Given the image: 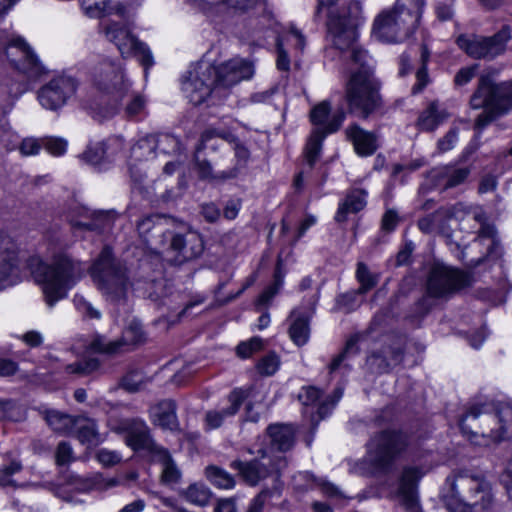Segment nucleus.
I'll use <instances>...</instances> for the list:
<instances>
[{
	"instance_id": "34",
	"label": "nucleus",
	"mask_w": 512,
	"mask_h": 512,
	"mask_svg": "<svg viewBox=\"0 0 512 512\" xmlns=\"http://www.w3.org/2000/svg\"><path fill=\"white\" fill-rule=\"evenodd\" d=\"M435 177L442 182L444 189L454 188L466 181L471 173L469 167L444 166L435 170Z\"/></svg>"
},
{
	"instance_id": "53",
	"label": "nucleus",
	"mask_w": 512,
	"mask_h": 512,
	"mask_svg": "<svg viewBox=\"0 0 512 512\" xmlns=\"http://www.w3.org/2000/svg\"><path fill=\"white\" fill-rule=\"evenodd\" d=\"M146 383L147 381L143 374L137 371L128 373L122 379L123 388L130 393H135L142 390L146 386Z\"/></svg>"
},
{
	"instance_id": "64",
	"label": "nucleus",
	"mask_w": 512,
	"mask_h": 512,
	"mask_svg": "<svg viewBox=\"0 0 512 512\" xmlns=\"http://www.w3.org/2000/svg\"><path fill=\"white\" fill-rule=\"evenodd\" d=\"M42 145L52 155H62L66 150V141L60 138H46L42 140Z\"/></svg>"
},
{
	"instance_id": "12",
	"label": "nucleus",
	"mask_w": 512,
	"mask_h": 512,
	"mask_svg": "<svg viewBox=\"0 0 512 512\" xmlns=\"http://www.w3.org/2000/svg\"><path fill=\"white\" fill-rule=\"evenodd\" d=\"M99 31L117 47L123 57H137L145 69V75L148 68L154 65L150 49L140 42L126 26L116 22L101 23Z\"/></svg>"
},
{
	"instance_id": "58",
	"label": "nucleus",
	"mask_w": 512,
	"mask_h": 512,
	"mask_svg": "<svg viewBox=\"0 0 512 512\" xmlns=\"http://www.w3.org/2000/svg\"><path fill=\"white\" fill-rule=\"evenodd\" d=\"M90 348L95 352L116 353L120 350V342L107 341L104 337H96L90 344Z\"/></svg>"
},
{
	"instance_id": "27",
	"label": "nucleus",
	"mask_w": 512,
	"mask_h": 512,
	"mask_svg": "<svg viewBox=\"0 0 512 512\" xmlns=\"http://www.w3.org/2000/svg\"><path fill=\"white\" fill-rule=\"evenodd\" d=\"M313 314V308L308 310L294 309L289 316L288 333L294 344L297 346L305 345L310 336V318Z\"/></svg>"
},
{
	"instance_id": "61",
	"label": "nucleus",
	"mask_w": 512,
	"mask_h": 512,
	"mask_svg": "<svg viewBox=\"0 0 512 512\" xmlns=\"http://www.w3.org/2000/svg\"><path fill=\"white\" fill-rule=\"evenodd\" d=\"M55 459L57 465H65L73 460V450L69 443L62 441L58 444Z\"/></svg>"
},
{
	"instance_id": "21",
	"label": "nucleus",
	"mask_w": 512,
	"mask_h": 512,
	"mask_svg": "<svg viewBox=\"0 0 512 512\" xmlns=\"http://www.w3.org/2000/svg\"><path fill=\"white\" fill-rule=\"evenodd\" d=\"M19 265L17 244L10 236L0 231V290L16 283Z\"/></svg>"
},
{
	"instance_id": "56",
	"label": "nucleus",
	"mask_w": 512,
	"mask_h": 512,
	"mask_svg": "<svg viewBox=\"0 0 512 512\" xmlns=\"http://www.w3.org/2000/svg\"><path fill=\"white\" fill-rule=\"evenodd\" d=\"M74 305L85 318L99 319L101 313L82 295H75Z\"/></svg>"
},
{
	"instance_id": "23",
	"label": "nucleus",
	"mask_w": 512,
	"mask_h": 512,
	"mask_svg": "<svg viewBox=\"0 0 512 512\" xmlns=\"http://www.w3.org/2000/svg\"><path fill=\"white\" fill-rule=\"evenodd\" d=\"M120 429L126 432V444L133 450L146 449L157 454V448H162L154 443L146 423L139 419L125 420Z\"/></svg>"
},
{
	"instance_id": "46",
	"label": "nucleus",
	"mask_w": 512,
	"mask_h": 512,
	"mask_svg": "<svg viewBox=\"0 0 512 512\" xmlns=\"http://www.w3.org/2000/svg\"><path fill=\"white\" fill-rule=\"evenodd\" d=\"M356 278L358 282L360 283V287L357 294H365L372 288H374L378 283V276L375 274H372L367 265L359 262L357 265L356 270Z\"/></svg>"
},
{
	"instance_id": "30",
	"label": "nucleus",
	"mask_w": 512,
	"mask_h": 512,
	"mask_svg": "<svg viewBox=\"0 0 512 512\" xmlns=\"http://www.w3.org/2000/svg\"><path fill=\"white\" fill-rule=\"evenodd\" d=\"M151 420L163 429L176 430L178 421L176 404L171 399L162 400L150 408Z\"/></svg>"
},
{
	"instance_id": "5",
	"label": "nucleus",
	"mask_w": 512,
	"mask_h": 512,
	"mask_svg": "<svg viewBox=\"0 0 512 512\" xmlns=\"http://www.w3.org/2000/svg\"><path fill=\"white\" fill-rule=\"evenodd\" d=\"M411 444L410 436L401 431L385 430L376 433L367 443L365 457L352 469L360 475L387 473L396 458Z\"/></svg>"
},
{
	"instance_id": "9",
	"label": "nucleus",
	"mask_w": 512,
	"mask_h": 512,
	"mask_svg": "<svg viewBox=\"0 0 512 512\" xmlns=\"http://www.w3.org/2000/svg\"><path fill=\"white\" fill-rule=\"evenodd\" d=\"M248 453L256 454L257 457L250 461L234 460L230 467L238 471L239 476L249 486H256L273 475L278 476L287 465L286 457L271 454L267 448H249Z\"/></svg>"
},
{
	"instance_id": "47",
	"label": "nucleus",
	"mask_w": 512,
	"mask_h": 512,
	"mask_svg": "<svg viewBox=\"0 0 512 512\" xmlns=\"http://www.w3.org/2000/svg\"><path fill=\"white\" fill-rule=\"evenodd\" d=\"M185 499L197 506H206L211 498L210 490L204 485H190L184 493Z\"/></svg>"
},
{
	"instance_id": "2",
	"label": "nucleus",
	"mask_w": 512,
	"mask_h": 512,
	"mask_svg": "<svg viewBox=\"0 0 512 512\" xmlns=\"http://www.w3.org/2000/svg\"><path fill=\"white\" fill-rule=\"evenodd\" d=\"M32 273L36 281L42 285L45 301L48 306L63 299L85 275V266L65 252H58L48 261L34 259L31 262Z\"/></svg>"
},
{
	"instance_id": "17",
	"label": "nucleus",
	"mask_w": 512,
	"mask_h": 512,
	"mask_svg": "<svg viewBox=\"0 0 512 512\" xmlns=\"http://www.w3.org/2000/svg\"><path fill=\"white\" fill-rule=\"evenodd\" d=\"M77 88L78 81L74 77L62 74L43 85L38 90L37 98L43 108L56 111L75 95Z\"/></svg>"
},
{
	"instance_id": "38",
	"label": "nucleus",
	"mask_w": 512,
	"mask_h": 512,
	"mask_svg": "<svg viewBox=\"0 0 512 512\" xmlns=\"http://www.w3.org/2000/svg\"><path fill=\"white\" fill-rule=\"evenodd\" d=\"M158 148V138L156 135H148L140 139L131 148V161L141 162L154 157L155 150Z\"/></svg>"
},
{
	"instance_id": "35",
	"label": "nucleus",
	"mask_w": 512,
	"mask_h": 512,
	"mask_svg": "<svg viewBox=\"0 0 512 512\" xmlns=\"http://www.w3.org/2000/svg\"><path fill=\"white\" fill-rule=\"evenodd\" d=\"M73 432L76 433V437L83 444L95 446L100 442L97 425L92 419L76 418Z\"/></svg>"
},
{
	"instance_id": "60",
	"label": "nucleus",
	"mask_w": 512,
	"mask_h": 512,
	"mask_svg": "<svg viewBox=\"0 0 512 512\" xmlns=\"http://www.w3.org/2000/svg\"><path fill=\"white\" fill-rule=\"evenodd\" d=\"M96 458L105 467L114 466L122 460V456L118 452L105 448L97 452Z\"/></svg>"
},
{
	"instance_id": "42",
	"label": "nucleus",
	"mask_w": 512,
	"mask_h": 512,
	"mask_svg": "<svg viewBox=\"0 0 512 512\" xmlns=\"http://www.w3.org/2000/svg\"><path fill=\"white\" fill-rule=\"evenodd\" d=\"M144 340L145 334L142 330V325L138 321L132 320L124 329L122 337L118 342H120L121 349L123 346H136L144 342Z\"/></svg>"
},
{
	"instance_id": "43",
	"label": "nucleus",
	"mask_w": 512,
	"mask_h": 512,
	"mask_svg": "<svg viewBox=\"0 0 512 512\" xmlns=\"http://www.w3.org/2000/svg\"><path fill=\"white\" fill-rule=\"evenodd\" d=\"M116 102L124 105V110L127 117H134L141 114L144 112L146 107L145 98L140 94L130 92V89L122 100Z\"/></svg>"
},
{
	"instance_id": "49",
	"label": "nucleus",
	"mask_w": 512,
	"mask_h": 512,
	"mask_svg": "<svg viewBox=\"0 0 512 512\" xmlns=\"http://www.w3.org/2000/svg\"><path fill=\"white\" fill-rule=\"evenodd\" d=\"M473 219L481 224V228L479 230L478 239H490L491 245L489 249V254H492V249L496 248L498 246V242L495 239L496 230L493 225L485 223V216L484 213L481 212H474L473 213Z\"/></svg>"
},
{
	"instance_id": "3",
	"label": "nucleus",
	"mask_w": 512,
	"mask_h": 512,
	"mask_svg": "<svg viewBox=\"0 0 512 512\" xmlns=\"http://www.w3.org/2000/svg\"><path fill=\"white\" fill-rule=\"evenodd\" d=\"M443 501L451 512H489L493 505L491 486L483 478L460 471L446 480Z\"/></svg>"
},
{
	"instance_id": "1",
	"label": "nucleus",
	"mask_w": 512,
	"mask_h": 512,
	"mask_svg": "<svg viewBox=\"0 0 512 512\" xmlns=\"http://www.w3.org/2000/svg\"><path fill=\"white\" fill-rule=\"evenodd\" d=\"M352 62L356 67L345 85L344 98L350 114L367 119L382 107L381 85L374 74L373 59L366 50H354Z\"/></svg>"
},
{
	"instance_id": "11",
	"label": "nucleus",
	"mask_w": 512,
	"mask_h": 512,
	"mask_svg": "<svg viewBox=\"0 0 512 512\" xmlns=\"http://www.w3.org/2000/svg\"><path fill=\"white\" fill-rule=\"evenodd\" d=\"M511 34V27L503 25L497 33L489 37L461 34L457 37L456 43L471 58L492 60L505 52Z\"/></svg>"
},
{
	"instance_id": "29",
	"label": "nucleus",
	"mask_w": 512,
	"mask_h": 512,
	"mask_svg": "<svg viewBox=\"0 0 512 512\" xmlns=\"http://www.w3.org/2000/svg\"><path fill=\"white\" fill-rule=\"evenodd\" d=\"M345 133L347 139L353 143L354 149L358 155L369 156L376 151V138L373 133L362 129L357 124L350 125Z\"/></svg>"
},
{
	"instance_id": "15",
	"label": "nucleus",
	"mask_w": 512,
	"mask_h": 512,
	"mask_svg": "<svg viewBox=\"0 0 512 512\" xmlns=\"http://www.w3.org/2000/svg\"><path fill=\"white\" fill-rule=\"evenodd\" d=\"M92 81L97 90L109 95L114 101L122 100L130 87L122 67L111 61H103L94 68Z\"/></svg>"
},
{
	"instance_id": "57",
	"label": "nucleus",
	"mask_w": 512,
	"mask_h": 512,
	"mask_svg": "<svg viewBox=\"0 0 512 512\" xmlns=\"http://www.w3.org/2000/svg\"><path fill=\"white\" fill-rule=\"evenodd\" d=\"M158 138V148L165 154H176L180 151V142L179 140L170 134H163L157 136Z\"/></svg>"
},
{
	"instance_id": "45",
	"label": "nucleus",
	"mask_w": 512,
	"mask_h": 512,
	"mask_svg": "<svg viewBox=\"0 0 512 512\" xmlns=\"http://www.w3.org/2000/svg\"><path fill=\"white\" fill-rule=\"evenodd\" d=\"M206 476L210 482L218 488L231 489L235 485L234 477L217 466L207 467Z\"/></svg>"
},
{
	"instance_id": "39",
	"label": "nucleus",
	"mask_w": 512,
	"mask_h": 512,
	"mask_svg": "<svg viewBox=\"0 0 512 512\" xmlns=\"http://www.w3.org/2000/svg\"><path fill=\"white\" fill-rule=\"evenodd\" d=\"M47 424L58 433H72L76 418L56 410L47 411L45 415Z\"/></svg>"
},
{
	"instance_id": "28",
	"label": "nucleus",
	"mask_w": 512,
	"mask_h": 512,
	"mask_svg": "<svg viewBox=\"0 0 512 512\" xmlns=\"http://www.w3.org/2000/svg\"><path fill=\"white\" fill-rule=\"evenodd\" d=\"M267 435L270 438L271 447H266L273 454L272 450L280 452L290 450L295 442V429L288 424H271L267 427Z\"/></svg>"
},
{
	"instance_id": "50",
	"label": "nucleus",
	"mask_w": 512,
	"mask_h": 512,
	"mask_svg": "<svg viewBox=\"0 0 512 512\" xmlns=\"http://www.w3.org/2000/svg\"><path fill=\"white\" fill-rule=\"evenodd\" d=\"M100 366L97 358H89L83 361L72 363L66 366L68 373L77 374L80 376L89 375L96 371Z\"/></svg>"
},
{
	"instance_id": "22",
	"label": "nucleus",
	"mask_w": 512,
	"mask_h": 512,
	"mask_svg": "<svg viewBox=\"0 0 512 512\" xmlns=\"http://www.w3.org/2000/svg\"><path fill=\"white\" fill-rule=\"evenodd\" d=\"M213 72L217 88H229L251 78L254 70L250 62L234 58L219 66H213Z\"/></svg>"
},
{
	"instance_id": "19",
	"label": "nucleus",
	"mask_w": 512,
	"mask_h": 512,
	"mask_svg": "<svg viewBox=\"0 0 512 512\" xmlns=\"http://www.w3.org/2000/svg\"><path fill=\"white\" fill-rule=\"evenodd\" d=\"M169 253L175 264L181 265L185 262L198 258L204 251V242L201 235L195 231L186 233L169 234Z\"/></svg>"
},
{
	"instance_id": "20",
	"label": "nucleus",
	"mask_w": 512,
	"mask_h": 512,
	"mask_svg": "<svg viewBox=\"0 0 512 512\" xmlns=\"http://www.w3.org/2000/svg\"><path fill=\"white\" fill-rule=\"evenodd\" d=\"M170 220L166 216L154 214L143 217L137 223V232L151 250H158L168 241Z\"/></svg>"
},
{
	"instance_id": "10",
	"label": "nucleus",
	"mask_w": 512,
	"mask_h": 512,
	"mask_svg": "<svg viewBox=\"0 0 512 512\" xmlns=\"http://www.w3.org/2000/svg\"><path fill=\"white\" fill-rule=\"evenodd\" d=\"M330 112L331 104L328 101L320 102L314 106L310 112V121L313 125L317 126L313 129L306 144L305 158L310 167H312L319 158L325 137L339 130L346 116L345 112L341 109L327 121Z\"/></svg>"
},
{
	"instance_id": "54",
	"label": "nucleus",
	"mask_w": 512,
	"mask_h": 512,
	"mask_svg": "<svg viewBox=\"0 0 512 512\" xmlns=\"http://www.w3.org/2000/svg\"><path fill=\"white\" fill-rule=\"evenodd\" d=\"M359 340V337L357 335L352 336L348 341L346 342L344 350L338 354L333 361L331 362L329 369L330 372H334L338 367L341 365L343 360L346 358L348 354H356L358 352L357 348V342Z\"/></svg>"
},
{
	"instance_id": "52",
	"label": "nucleus",
	"mask_w": 512,
	"mask_h": 512,
	"mask_svg": "<svg viewBox=\"0 0 512 512\" xmlns=\"http://www.w3.org/2000/svg\"><path fill=\"white\" fill-rule=\"evenodd\" d=\"M443 210L449 221L452 219L462 221L469 215L473 216L474 212H479L478 210H474L461 202L456 203L454 205L443 207Z\"/></svg>"
},
{
	"instance_id": "6",
	"label": "nucleus",
	"mask_w": 512,
	"mask_h": 512,
	"mask_svg": "<svg viewBox=\"0 0 512 512\" xmlns=\"http://www.w3.org/2000/svg\"><path fill=\"white\" fill-rule=\"evenodd\" d=\"M424 0H397L391 9L382 11L374 20L376 38L388 43L402 42L417 29Z\"/></svg>"
},
{
	"instance_id": "31",
	"label": "nucleus",
	"mask_w": 512,
	"mask_h": 512,
	"mask_svg": "<svg viewBox=\"0 0 512 512\" xmlns=\"http://www.w3.org/2000/svg\"><path fill=\"white\" fill-rule=\"evenodd\" d=\"M366 192L362 189H352L345 199L339 204L335 214V221L338 223L346 222L350 214L361 211L366 205Z\"/></svg>"
},
{
	"instance_id": "14",
	"label": "nucleus",
	"mask_w": 512,
	"mask_h": 512,
	"mask_svg": "<svg viewBox=\"0 0 512 512\" xmlns=\"http://www.w3.org/2000/svg\"><path fill=\"white\" fill-rule=\"evenodd\" d=\"M5 56L10 65L29 79H36L46 70L34 51L21 37H12L5 47Z\"/></svg>"
},
{
	"instance_id": "37",
	"label": "nucleus",
	"mask_w": 512,
	"mask_h": 512,
	"mask_svg": "<svg viewBox=\"0 0 512 512\" xmlns=\"http://www.w3.org/2000/svg\"><path fill=\"white\" fill-rule=\"evenodd\" d=\"M447 116L446 111L439 109V104L434 101L419 116L418 123L422 130L433 131Z\"/></svg>"
},
{
	"instance_id": "24",
	"label": "nucleus",
	"mask_w": 512,
	"mask_h": 512,
	"mask_svg": "<svg viewBox=\"0 0 512 512\" xmlns=\"http://www.w3.org/2000/svg\"><path fill=\"white\" fill-rule=\"evenodd\" d=\"M425 471L419 467H406L402 472L399 484L401 504L407 512H420L417 498V483Z\"/></svg>"
},
{
	"instance_id": "25",
	"label": "nucleus",
	"mask_w": 512,
	"mask_h": 512,
	"mask_svg": "<svg viewBox=\"0 0 512 512\" xmlns=\"http://www.w3.org/2000/svg\"><path fill=\"white\" fill-rule=\"evenodd\" d=\"M246 393L242 389L233 390L228 396V405L208 410L204 422L208 429L220 428L228 419L234 417L242 406Z\"/></svg>"
},
{
	"instance_id": "33",
	"label": "nucleus",
	"mask_w": 512,
	"mask_h": 512,
	"mask_svg": "<svg viewBox=\"0 0 512 512\" xmlns=\"http://www.w3.org/2000/svg\"><path fill=\"white\" fill-rule=\"evenodd\" d=\"M81 7L86 15L100 18L116 14L125 17L126 7L122 3L112 6L108 0H81Z\"/></svg>"
},
{
	"instance_id": "7",
	"label": "nucleus",
	"mask_w": 512,
	"mask_h": 512,
	"mask_svg": "<svg viewBox=\"0 0 512 512\" xmlns=\"http://www.w3.org/2000/svg\"><path fill=\"white\" fill-rule=\"evenodd\" d=\"M461 431L476 445H489L499 442L509 434L510 426L502 417V406L493 409L482 403L471 406L459 423Z\"/></svg>"
},
{
	"instance_id": "8",
	"label": "nucleus",
	"mask_w": 512,
	"mask_h": 512,
	"mask_svg": "<svg viewBox=\"0 0 512 512\" xmlns=\"http://www.w3.org/2000/svg\"><path fill=\"white\" fill-rule=\"evenodd\" d=\"M90 275L107 301L115 304L126 301L131 283L126 268L114 259L109 247L103 248L90 268Z\"/></svg>"
},
{
	"instance_id": "18",
	"label": "nucleus",
	"mask_w": 512,
	"mask_h": 512,
	"mask_svg": "<svg viewBox=\"0 0 512 512\" xmlns=\"http://www.w3.org/2000/svg\"><path fill=\"white\" fill-rule=\"evenodd\" d=\"M213 65L208 62H200L189 72V77L182 84V89L187 98L194 105H200L217 88L213 76Z\"/></svg>"
},
{
	"instance_id": "32",
	"label": "nucleus",
	"mask_w": 512,
	"mask_h": 512,
	"mask_svg": "<svg viewBox=\"0 0 512 512\" xmlns=\"http://www.w3.org/2000/svg\"><path fill=\"white\" fill-rule=\"evenodd\" d=\"M417 226L419 230L425 234L438 233L449 237L452 233L449 220L444 213L443 207L432 214L421 217L417 222Z\"/></svg>"
},
{
	"instance_id": "36",
	"label": "nucleus",
	"mask_w": 512,
	"mask_h": 512,
	"mask_svg": "<svg viewBox=\"0 0 512 512\" xmlns=\"http://www.w3.org/2000/svg\"><path fill=\"white\" fill-rule=\"evenodd\" d=\"M154 457L162 464V482L165 484L177 483L181 477V472L173 461L168 450L164 448H157V454H155Z\"/></svg>"
},
{
	"instance_id": "41",
	"label": "nucleus",
	"mask_w": 512,
	"mask_h": 512,
	"mask_svg": "<svg viewBox=\"0 0 512 512\" xmlns=\"http://www.w3.org/2000/svg\"><path fill=\"white\" fill-rule=\"evenodd\" d=\"M430 59V52L425 45L421 46L420 56V67L416 71V83L412 86V94H418L424 90V88L430 82V78L427 71V63Z\"/></svg>"
},
{
	"instance_id": "48",
	"label": "nucleus",
	"mask_w": 512,
	"mask_h": 512,
	"mask_svg": "<svg viewBox=\"0 0 512 512\" xmlns=\"http://www.w3.org/2000/svg\"><path fill=\"white\" fill-rule=\"evenodd\" d=\"M25 415V409L17 402L0 401V418L19 422L25 419Z\"/></svg>"
},
{
	"instance_id": "16",
	"label": "nucleus",
	"mask_w": 512,
	"mask_h": 512,
	"mask_svg": "<svg viewBox=\"0 0 512 512\" xmlns=\"http://www.w3.org/2000/svg\"><path fill=\"white\" fill-rule=\"evenodd\" d=\"M470 285L469 274L444 265H435L428 278L427 291L433 297H444Z\"/></svg>"
},
{
	"instance_id": "40",
	"label": "nucleus",
	"mask_w": 512,
	"mask_h": 512,
	"mask_svg": "<svg viewBox=\"0 0 512 512\" xmlns=\"http://www.w3.org/2000/svg\"><path fill=\"white\" fill-rule=\"evenodd\" d=\"M0 457L3 461L0 467V486L12 485V476L22 470V463L12 453H7Z\"/></svg>"
},
{
	"instance_id": "62",
	"label": "nucleus",
	"mask_w": 512,
	"mask_h": 512,
	"mask_svg": "<svg viewBox=\"0 0 512 512\" xmlns=\"http://www.w3.org/2000/svg\"><path fill=\"white\" fill-rule=\"evenodd\" d=\"M458 132L457 128H451L443 138L438 140L437 148L439 152L444 153L455 147L458 141Z\"/></svg>"
},
{
	"instance_id": "26",
	"label": "nucleus",
	"mask_w": 512,
	"mask_h": 512,
	"mask_svg": "<svg viewBox=\"0 0 512 512\" xmlns=\"http://www.w3.org/2000/svg\"><path fill=\"white\" fill-rule=\"evenodd\" d=\"M107 220L105 213L90 211L86 207H76L69 215V221L74 229L88 231H101Z\"/></svg>"
},
{
	"instance_id": "59",
	"label": "nucleus",
	"mask_w": 512,
	"mask_h": 512,
	"mask_svg": "<svg viewBox=\"0 0 512 512\" xmlns=\"http://www.w3.org/2000/svg\"><path fill=\"white\" fill-rule=\"evenodd\" d=\"M214 138H221L230 141L232 135L225 131L209 128L202 133L200 143L197 146L196 151L200 152L201 150L205 149L207 147V143Z\"/></svg>"
},
{
	"instance_id": "13",
	"label": "nucleus",
	"mask_w": 512,
	"mask_h": 512,
	"mask_svg": "<svg viewBox=\"0 0 512 512\" xmlns=\"http://www.w3.org/2000/svg\"><path fill=\"white\" fill-rule=\"evenodd\" d=\"M360 14V7L355 3L348 7L347 14L335 16L330 13L327 23L334 46L341 51L349 50L351 60L354 50L361 49L356 44L357 28L362 22Z\"/></svg>"
},
{
	"instance_id": "55",
	"label": "nucleus",
	"mask_w": 512,
	"mask_h": 512,
	"mask_svg": "<svg viewBox=\"0 0 512 512\" xmlns=\"http://www.w3.org/2000/svg\"><path fill=\"white\" fill-rule=\"evenodd\" d=\"M263 340L260 337H253L248 341L241 342L236 348V353L241 358H248L253 353L261 350Z\"/></svg>"
},
{
	"instance_id": "44",
	"label": "nucleus",
	"mask_w": 512,
	"mask_h": 512,
	"mask_svg": "<svg viewBox=\"0 0 512 512\" xmlns=\"http://www.w3.org/2000/svg\"><path fill=\"white\" fill-rule=\"evenodd\" d=\"M197 172L201 179L210 180V181H224L227 179H231L236 177L237 170L232 169L230 171H222L220 173L214 174L211 164L206 160L196 159Z\"/></svg>"
},
{
	"instance_id": "4",
	"label": "nucleus",
	"mask_w": 512,
	"mask_h": 512,
	"mask_svg": "<svg viewBox=\"0 0 512 512\" xmlns=\"http://www.w3.org/2000/svg\"><path fill=\"white\" fill-rule=\"evenodd\" d=\"M469 107L482 112L475 118L474 129L481 133L489 124L512 111V81L497 83L483 74L470 96Z\"/></svg>"
},
{
	"instance_id": "63",
	"label": "nucleus",
	"mask_w": 512,
	"mask_h": 512,
	"mask_svg": "<svg viewBox=\"0 0 512 512\" xmlns=\"http://www.w3.org/2000/svg\"><path fill=\"white\" fill-rule=\"evenodd\" d=\"M104 153L103 145L96 144L95 146L88 147L82 154V158L89 164L97 165L102 161Z\"/></svg>"
},
{
	"instance_id": "51",
	"label": "nucleus",
	"mask_w": 512,
	"mask_h": 512,
	"mask_svg": "<svg viewBox=\"0 0 512 512\" xmlns=\"http://www.w3.org/2000/svg\"><path fill=\"white\" fill-rule=\"evenodd\" d=\"M280 360L276 353L270 352L259 360L256 365L258 372L264 376L273 375L279 368Z\"/></svg>"
}]
</instances>
